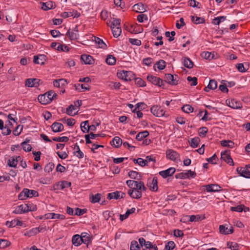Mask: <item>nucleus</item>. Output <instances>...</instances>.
Instances as JSON below:
<instances>
[{
  "instance_id": "1",
  "label": "nucleus",
  "mask_w": 250,
  "mask_h": 250,
  "mask_svg": "<svg viewBox=\"0 0 250 250\" xmlns=\"http://www.w3.org/2000/svg\"><path fill=\"white\" fill-rule=\"evenodd\" d=\"M57 96V94L53 90H50L44 94L38 96V100L42 104L50 103Z\"/></svg>"
},
{
  "instance_id": "2",
  "label": "nucleus",
  "mask_w": 250,
  "mask_h": 250,
  "mask_svg": "<svg viewBox=\"0 0 250 250\" xmlns=\"http://www.w3.org/2000/svg\"><path fill=\"white\" fill-rule=\"evenodd\" d=\"M221 158L229 165H234L233 161L230 156L229 151L226 150L222 152Z\"/></svg>"
},
{
  "instance_id": "3",
  "label": "nucleus",
  "mask_w": 250,
  "mask_h": 250,
  "mask_svg": "<svg viewBox=\"0 0 250 250\" xmlns=\"http://www.w3.org/2000/svg\"><path fill=\"white\" fill-rule=\"evenodd\" d=\"M151 112L156 117H163L165 115V112L163 109L158 105H154L150 109Z\"/></svg>"
},
{
  "instance_id": "4",
  "label": "nucleus",
  "mask_w": 250,
  "mask_h": 250,
  "mask_svg": "<svg viewBox=\"0 0 250 250\" xmlns=\"http://www.w3.org/2000/svg\"><path fill=\"white\" fill-rule=\"evenodd\" d=\"M119 78L125 80V81H130L132 80V73L130 71H122L117 73Z\"/></svg>"
},
{
  "instance_id": "5",
  "label": "nucleus",
  "mask_w": 250,
  "mask_h": 250,
  "mask_svg": "<svg viewBox=\"0 0 250 250\" xmlns=\"http://www.w3.org/2000/svg\"><path fill=\"white\" fill-rule=\"evenodd\" d=\"M166 157L171 161H175L179 157V154L175 150L168 149L166 151Z\"/></svg>"
},
{
  "instance_id": "6",
  "label": "nucleus",
  "mask_w": 250,
  "mask_h": 250,
  "mask_svg": "<svg viewBox=\"0 0 250 250\" xmlns=\"http://www.w3.org/2000/svg\"><path fill=\"white\" fill-rule=\"evenodd\" d=\"M62 123L55 122L52 125H62V124L67 125H74L76 123L75 120L73 118L65 117L62 120Z\"/></svg>"
},
{
  "instance_id": "7",
  "label": "nucleus",
  "mask_w": 250,
  "mask_h": 250,
  "mask_svg": "<svg viewBox=\"0 0 250 250\" xmlns=\"http://www.w3.org/2000/svg\"><path fill=\"white\" fill-rule=\"evenodd\" d=\"M128 194L131 198L135 199H139L142 197V192L134 188L130 189L128 191Z\"/></svg>"
},
{
  "instance_id": "8",
  "label": "nucleus",
  "mask_w": 250,
  "mask_h": 250,
  "mask_svg": "<svg viewBox=\"0 0 250 250\" xmlns=\"http://www.w3.org/2000/svg\"><path fill=\"white\" fill-rule=\"evenodd\" d=\"M236 171L241 176L250 178V171L246 167H238Z\"/></svg>"
},
{
  "instance_id": "9",
  "label": "nucleus",
  "mask_w": 250,
  "mask_h": 250,
  "mask_svg": "<svg viewBox=\"0 0 250 250\" xmlns=\"http://www.w3.org/2000/svg\"><path fill=\"white\" fill-rule=\"evenodd\" d=\"M79 31L78 26H76L75 28L70 30H68L66 35H68L71 40H76L79 38Z\"/></svg>"
},
{
  "instance_id": "10",
  "label": "nucleus",
  "mask_w": 250,
  "mask_h": 250,
  "mask_svg": "<svg viewBox=\"0 0 250 250\" xmlns=\"http://www.w3.org/2000/svg\"><path fill=\"white\" fill-rule=\"evenodd\" d=\"M147 79L152 83L161 86L163 83V81L160 78L153 76L152 75H149L147 77Z\"/></svg>"
},
{
  "instance_id": "11",
  "label": "nucleus",
  "mask_w": 250,
  "mask_h": 250,
  "mask_svg": "<svg viewBox=\"0 0 250 250\" xmlns=\"http://www.w3.org/2000/svg\"><path fill=\"white\" fill-rule=\"evenodd\" d=\"M28 205H21L16 208L13 212L15 214H22L28 212Z\"/></svg>"
},
{
  "instance_id": "12",
  "label": "nucleus",
  "mask_w": 250,
  "mask_h": 250,
  "mask_svg": "<svg viewBox=\"0 0 250 250\" xmlns=\"http://www.w3.org/2000/svg\"><path fill=\"white\" fill-rule=\"evenodd\" d=\"M207 192H218L221 190V187L217 184H210L205 186Z\"/></svg>"
},
{
  "instance_id": "13",
  "label": "nucleus",
  "mask_w": 250,
  "mask_h": 250,
  "mask_svg": "<svg viewBox=\"0 0 250 250\" xmlns=\"http://www.w3.org/2000/svg\"><path fill=\"white\" fill-rule=\"evenodd\" d=\"M177 76H175L170 74H167L165 75V81L169 84L172 85H176L178 81L176 80Z\"/></svg>"
},
{
  "instance_id": "14",
  "label": "nucleus",
  "mask_w": 250,
  "mask_h": 250,
  "mask_svg": "<svg viewBox=\"0 0 250 250\" xmlns=\"http://www.w3.org/2000/svg\"><path fill=\"white\" fill-rule=\"evenodd\" d=\"M175 172V168L174 167H170L165 170L159 172V174L163 178H166L168 176L173 175Z\"/></svg>"
},
{
  "instance_id": "15",
  "label": "nucleus",
  "mask_w": 250,
  "mask_h": 250,
  "mask_svg": "<svg viewBox=\"0 0 250 250\" xmlns=\"http://www.w3.org/2000/svg\"><path fill=\"white\" fill-rule=\"evenodd\" d=\"M40 80L38 79H28L25 81V85L28 87H37L39 85Z\"/></svg>"
},
{
  "instance_id": "16",
  "label": "nucleus",
  "mask_w": 250,
  "mask_h": 250,
  "mask_svg": "<svg viewBox=\"0 0 250 250\" xmlns=\"http://www.w3.org/2000/svg\"><path fill=\"white\" fill-rule=\"evenodd\" d=\"M45 219H60L61 220H63L65 219V216L63 214L55 213L53 212L48 213L44 215V216Z\"/></svg>"
},
{
  "instance_id": "17",
  "label": "nucleus",
  "mask_w": 250,
  "mask_h": 250,
  "mask_svg": "<svg viewBox=\"0 0 250 250\" xmlns=\"http://www.w3.org/2000/svg\"><path fill=\"white\" fill-rule=\"evenodd\" d=\"M46 61V56L44 55L34 56L33 62L36 64H44Z\"/></svg>"
},
{
  "instance_id": "18",
  "label": "nucleus",
  "mask_w": 250,
  "mask_h": 250,
  "mask_svg": "<svg viewBox=\"0 0 250 250\" xmlns=\"http://www.w3.org/2000/svg\"><path fill=\"white\" fill-rule=\"evenodd\" d=\"M6 225L9 228H13L17 226H23V223L18 219H13L11 221H7Z\"/></svg>"
},
{
  "instance_id": "19",
  "label": "nucleus",
  "mask_w": 250,
  "mask_h": 250,
  "mask_svg": "<svg viewBox=\"0 0 250 250\" xmlns=\"http://www.w3.org/2000/svg\"><path fill=\"white\" fill-rule=\"evenodd\" d=\"M220 232L221 234L227 235L231 234L233 232V229L232 227H230L229 229L226 227V225H220L219 226Z\"/></svg>"
},
{
  "instance_id": "20",
  "label": "nucleus",
  "mask_w": 250,
  "mask_h": 250,
  "mask_svg": "<svg viewBox=\"0 0 250 250\" xmlns=\"http://www.w3.org/2000/svg\"><path fill=\"white\" fill-rule=\"evenodd\" d=\"M147 185L150 190L153 191H156L158 188L157 178L156 177H153L151 182H150Z\"/></svg>"
},
{
  "instance_id": "21",
  "label": "nucleus",
  "mask_w": 250,
  "mask_h": 250,
  "mask_svg": "<svg viewBox=\"0 0 250 250\" xmlns=\"http://www.w3.org/2000/svg\"><path fill=\"white\" fill-rule=\"evenodd\" d=\"M55 7V3L52 1L42 2V9L43 10H48L49 9H54Z\"/></svg>"
},
{
  "instance_id": "22",
  "label": "nucleus",
  "mask_w": 250,
  "mask_h": 250,
  "mask_svg": "<svg viewBox=\"0 0 250 250\" xmlns=\"http://www.w3.org/2000/svg\"><path fill=\"white\" fill-rule=\"evenodd\" d=\"M18 159H21L20 156H12L8 161V165L10 167H16L18 164Z\"/></svg>"
},
{
  "instance_id": "23",
  "label": "nucleus",
  "mask_w": 250,
  "mask_h": 250,
  "mask_svg": "<svg viewBox=\"0 0 250 250\" xmlns=\"http://www.w3.org/2000/svg\"><path fill=\"white\" fill-rule=\"evenodd\" d=\"M71 186V183L70 182H68L67 181H62L58 183L56 186L57 188H56L57 189H63L65 188H68Z\"/></svg>"
},
{
  "instance_id": "24",
  "label": "nucleus",
  "mask_w": 250,
  "mask_h": 250,
  "mask_svg": "<svg viewBox=\"0 0 250 250\" xmlns=\"http://www.w3.org/2000/svg\"><path fill=\"white\" fill-rule=\"evenodd\" d=\"M1 115H2V113L1 112ZM3 118L6 120L5 122L8 121L9 122V125H12L13 123L12 121H13L14 123H17V118L14 117V115L9 114L8 115L3 114Z\"/></svg>"
},
{
  "instance_id": "25",
  "label": "nucleus",
  "mask_w": 250,
  "mask_h": 250,
  "mask_svg": "<svg viewBox=\"0 0 250 250\" xmlns=\"http://www.w3.org/2000/svg\"><path fill=\"white\" fill-rule=\"evenodd\" d=\"M80 236L81 242L88 246L91 241L89 234L87 232H82Z\"/></svg>"
},
{
  "instance_id": "26",
  "label": "nucleus",
  "mask_w": 250,
  "mask_h": 250,
  "mask_svg": "<svg viewBox=\"0 0 250 250\" xmlns=\"http://www.w3.org/2000/svg\"><path fill=\"white\" fill-rule=\"evenodd\" d=\"M122 139L118 136L114 137L112 140L110 142V145L115 148H118L121 146L122 144Z\"/></svg>"
},
{
  "instance_id": "27",
  "label": "nucleus",
  "mask_w": 250,
  "mask_h": 250,
  "mask_svg": "<svg viewBox=\"0 0 250 250\" xmlns=\"http://www.w3.org/2000/svg\"><path fill=\"white\" fill-rule=\"evenodd\" d=\"M92 41H94L95 43L98 45L99 47L102 49H106L107 45L106 44L103 42L102 40L100 39L98 37L93 36L92 37Z\"/></svg>"
},
{
  "instance_id": "28",
  "label": "nucleus",
  "mask_w": 250,
  "mask_h": 250,
  "mask_svg": "<svg viewBox=\"0 0 250 250\" xmlns=\"http://www.w3.org/2000/svg\"><path fill=\"white\" fill-rule=\"evenodd\" d=\"M82 60L85 64H91L94 63V59L92 57L88 55L83 54L81 56Z\"/></svg>"
},
{
  "instance_id": "29",
  "label": "nucleus",
  "mask_w": 250,
  "mask_h": 250,
  "mask_svg": "<svg viewBox=\"0 0 250 250\" xmlns=\"http://www.w3.org/2000/svg\"><path fill=\"white\" fill-rule=\"evenodd\" d=\"M67 84V81L65 79H61L55 80L53 82L54 86L57 87H62Z\"/></svg>"
},
{
  "instance_id": "30",
  "label": "nucleus",
  "mask_w": 250,
  "mask_h": 250,
  "mask_svg": "<svg viewBox=\"0 0 250 250\" xmlns=\"http://www.w3.org/2000/svg\"><path fill=\"white\" fill-rule=\"evenodd\" d=\"M135 187L133 188H134L138 190L139 191H146L147 189L145 187L144 183L142 181H137L135 184Z\"/></svg>"
},
{
  "instance_id": "31",
  "label": "nucleus",
  "mask_w": 250,
  "mask_h": 250,
  "mask_svg": "<svg viewBox=\"0 0 250 250\" xmlns=\"http://www.w3.org/2000/svg\"><path fill=\"white\" fill-rule=\"evenodd\" d=\"M133 8V10L137 13H143L146 10L144 4L141 2L135 4Z\"/></svg>"
},
{
  "instance_id": "32",
  "label": "nucleus",
  "mask_w": 250,
  "mask_h": 250,
  "mask_svg": "<svg viewBox=\"0 0 250 250\" xmlns=\"http://www.w3.org/2000/svg\"><path fill=\"white\" fill-rule=\"evenodd\" d=\"M136 210L135 208H132L130 209H128L126 211L125 213L124 214H120V219L121 221H123V220L126 219L130 214L134 213Z\"/></svg>"
},
{
  "instance_id": "33",
  "label": "nucleus",
  "mask_w": 250,
  "mask_h": 250,
  "mask_svg": "<svg viewBox=\"0 0 250 250\" xmlns=\"http://www.w3.org/2000/svg\"><path fill=\"white\" fill-rule=\"evenodd\" d=\"M217 87V83L215 80H211L207 87L204 88L205 91L208 92L209 89H215Z\"/></svg>"
},
{
  "instance_id": "34",
  "label": "nucleus",
  "mask_w": 250,
  "mask_h": 250,
  "mask_svg": "<svg viewBox=\"0 0 250 250\" xmlns=\"http://www.w3.org/2000/svg\"><path fill=\"white\" fill-rule=\"evenodd\" d=\"M72 242L73 245L75 246H79L82 243L81 242V238L80 235L76 234L72 237Z\"/></svg>"
},
{
  "instance_id": "35",
  "label": "nucleus",
  "mask_w": 250,
  "mask_h": 250,
  "mask_svg": "<svg viewBox=\"0 0 250 250\" xmlns=\"http://www.w3.org/2000/svg\"><path fill=\"white\" fill-rule=\"evenodd\" d=\"M128 176L133 179L140 180L141 179V174L134 170L129 171Z\"/></svg>"
},
{
  "instance_id": "36",
  "label": "nucleus",
  "mask_w": 250,
  "mask_h": 250,
  "mask_svg": "<svg viewBox=\"0 0 250 250\" xmlns=\"http://www.w3.org/2000/svg\"><path fill=\"white\" fill-rule=\"evenodd\" d=\"M75 89L79 91H81V89H83V91L90 89V86L87 84L77 83L75 84Z\"/></svg>"
},
{
  "instance_id": "37",
  "label": "nucleus",
  "mask_w": 250,
  "mask_h": 250,
  "mask_svg": "<svg viewBox=\"0 0 250 250\" xmlns=\"http://www.w3.org/2000/svg\"><path fill=\"white\" fill-rule=\"evenodd\" d=\"M29 189L27 188H24L23 190L19 194L18 196V198L19 200H25L26 198H28L29 195L28 193H29Z\"/></svg>"
},
{
  "instance_id": "38",
  "label": "nucleus",
  "mask_w": 250,
  "mask_h": 250,
  "mask_svg": "<svg viewBox=\"0 0 250 250\" xmlns=\"http://www.w3.org/2000/svg\"><path fill=\"white\" fill-rule=\"evenodd\" d=\"M111 28L112 34L115 38L118 37L122 33L121 26L112 27Z\"/></svg>"
},
{
  "instance_id": "39",
  "label": "nucleus",
  "mask_w": 250,
  "mask_h": 250,
  "mask_svg": "<svg viewBox=\"0 0 250 250\" xmlns=\"http://www.w3.org/2000/svg\"><path fill=\"white\" fill-rule=\"evenodd\" d=\"M220 143L222 146L229 148H233L234 145L233 142L231 140H223L221 141Z\"/></svg>"
},
{
  "instance_id": "40",
  "label": "nucleus",
  "mask_w": 250,
  "mask_h": 250,
  "mask_svg": "<svg viewBox=\"0 0 250 250\" xmlns=\"http://www.w3.org/2000/svg\"><path fill=\"white\" fill-rule=\"evenodd\" d=\"M166 66V62L165 61L161 60L157 62L154 66V68L155 69L156 67L159 70H163Z\"/></svg>"
},
{
  "instance_id": "41",
  "label": "nucleus",
  "mask_w": 250,
  "mask_h": 250,
  "mask_svg": "<svg viewBox=\"0 0 250 250\" xmlns=\"http://www.w3.org/2000/svg\"><path fill=\"white\" fill-rule=\"evenodd\" d=\"M200 139L199 137H196L191 139L189 142L190 146L193 148L198 147Z\"/></svg>"
},
{
  "instance_id": "42",
  "label": "nucleus",
  "mask_w": 250,
  "mask_h": 250,
  "mask_svg": "<svg viewBox=\"0 0 250 250\" xmlns=\"http://www.w3.org/2000/svg\"><path fill=\"white\" fill-rule=\"evenodd\" d=\"M191 19L192 21L196 24L204 23L205 22V20L203 18L191 16Z\"/></svg>"
},
{
  "instance_id": "43",
  "label": "nucleus",
  "mask_w": 250,
  "mask_h": 250,
  "mask_svg": "<svg viewBox=\"0 0 250 250\" xmlns=\"http://www.w3.org/2000/svg\"><path fill=\"white\" fill-rule=\"evenodd\" d=\"M149 135V133L147 131H144L143 132H139L136 137V139L138 141H141L146 137Z\"/></svg>"
},
{
  "instance_id": "44",
  "label": "nucleus",
  "mask_w": 250,
  "mask_h": 250,
  "mask_svg": "<svg viewBox=\"0 0 250 250\" xmlns=\"http://www.w3.org/2000/svg\"><path fill=\"white\" fill-rule=\"evenodd\" d=\"M77 108L73 105H70L66 108V113L68 115L73 116L77 112Z\"/></svg>"
},
{
  "instance_id": "45",
  "label": "nucleus",
  "mask_w": 250,
  "mask_h": 250,
  "mask_svg": "<svg viewBox=\"0 0 250 250\" xmlns=\"http://www.w3.org/2000/svg\"><path fill=\"white\" fill-rule=\"evenodd\" d=\"M105 62L108 64L112 65L115 64L116 60L113 56L108 55L107 56Z\"/></svg>"
},
{
  "instance_id": "46",
  "label": "nucleus",
  "mask_w": 250,
  "mask_h": 250,
  "mask_svg": "<svg viewBox=\"0 0 250 250\" xmlns=\"http://www.w3.org/2000/svg\"><path fill=\"white\" fill-rule=\"evenodd\" d=\"M101 194L97 193L95 195H92L90 197V201L92 203H98L101 199Z\"/></svg>"
},
{
  "instance_id": "47",
  "label": "nucleus",
  "mask_w": 250,
  "mask_h": 250,
  "mask_svg": "<svg viewBox=\"0 0 250 250\" xmlns=\"http://www.w3.org/2000/svg\"><path fill=\"white\" fill-rule=\"evenodd\" d=\"M29 142V140H27L21 143V146H22L23 149L26 152H29L31 150L32 147L30 145L28 144V143Z\"/></svg>"
},
{
  "instance_id": "48",
  "label": "nucleus",
  "mask_w": 250,
  "mask_h": 250,
  "mask_svg": "<svg viewBox=\"0 0 250 250\" xmlns=\"http://www.w3.org/2000/svg\"><path fill=\"white\" fill-rule=\"evenodd\" d=\"M183 64L185 67L189 69L192 68L193 66V62L188 58H184L183 61Z\"/></svg>"
},
{
  "instance_id": "49",
  "label": "nucleus",
  "mask_w": 250,
  "mask_h": 250,
  "mask_svg": "<svg viewBox=\"0 0 250 250\" xmlns=\"http://www.w3.org/2000/svg\"><path fill=\"white\" fill-rule=\"evenodd\" d=\"M120 193H119V191H116L114 192H111L108 194L107 198L108 200H111L112 199H118L120 198Z\"/></svg>"
},
{
  "instance_id": "50",
  "label": "nucleus",
  "mask_w": 250,
  "mask_h": 250,
  "mask_svg": "<svg viewBox=\"0 0 250 250\" xmlns=\"http://www.w3.org/2000/svg\"><path fill=\"white\" fill-rule=\"evenodd\" d=\"M175 177L176 179H187L189 178V175H188V170H187L185 172L176 174Z\"/></svg>"
},
{
  "instance_id": "51",
  "label": "nucleus",
  "mask_w": 250,
  "mask_h": 250,
  "mask_svg": "<svg viewBox=\"0 0 250 250\" xmlns=\"http://www.w3.org/2000/svg\"><path fill=\"white\" fill-rule=\"evenodd\" d=\"M182 109L186 113H190L193 111L194 108L189 104H185L182 107Z\"/></svg>"
},
{
  "instance_id": "52",
  "label": "nucleus",
  "mask_w": 250,
  "mask_h": 250,
  "mask_svg": "<svg viewBox=\"0 0 250 250\" xmlns=\"http://www.w3.org/2000/svg\"><path fill=\"white\" fill-rule=\"evenodd\" d=\"M245 206L243 205H238L236 207H232L230 208V210L232 211L242 212L243 210L246 211L244 209Z\"/></svg>"
},
{
  "instance_id": "53",
  "label": "nucleus",
  "mask_w": 250,
  "mask_h": 250,
  "mask_svg": "<svg viewBox=\"0 0 250 250\" xmlns=\"http://www.w3.org/2000/svg\"><path fill=\"white\" fill-rule=\"evenodd\" d=\"M228 247L231 250H239L240 246L236 242H228L227 244Z\"/></svg>"
},
{
  "instance_id": "54",
  "label": "nucleus",
  "mask_w": 250,
  "mask_h": 250,
  "mask_svg": "<svg viewBox=\"0 0 250 250\" xmlns=\"http://www.w3.org/2000/svg\"><path fill=\"white\" fill-rule=\"evenodd\" d=\"M226 17L225 16H220L214 18L213 20L212 23L215 25H219L222 21L226 20Z\"/></svg>"
},
{
  "instance_id": "55",
  "label": "nucleus",
  "mask_w": 250,
  "mask_h": 250,
  "mask_svg": "<svg viewBox=\"0 0 250 250\" xmlns=\"http://www.w3.org/2000/svg\"><path fill=\"white\" fill-rule=\"evenodd\" d=\"M208 131V129L206 127L203 126L199 129V135L201 137H204L206 136Z\"/></svg>"
},
{
  "instance_id": "56",
  "label": "nucleus",
  "mask_w": 250,
  "mask_h": 250,
  "mask_svg": "<svg viewBox=\"0 0 250 250\" xmlns=\"http://www.w3.org/2000/svg\"><path fill=\"white\" fill-rule=\"evenodd\" d=\"M54 168V164L53 163H49L47 164L44 168L45 172L49 173L52 171Z\"/></svg>"
},
{
  "instance_id": "57",
  "label": "nucleus",
  "mask_w": 250,
  "mask_h": 250,
  "mask_svg": "<svg viewBox=\"0 0 250 250\" xmlns=\"http://www.w3.org/2000/svg\"><path fill=\"white\" fill-rule=\"evenodd\" d=\"M187 217L189 218L190 222H197L201 220V216L200 215H192L190 216H187Z\"/></svg>"
},
{
  "instance_id": "58",
  "label": "nucleus",
  "mask_w": 250,
  "mask_h": 250,
  "mask_svg": "<svg viewBox=\"0 0 250 250\" xmlns=\"http://www.w3.org/2000/svg\"><path fill=\"white\" fill-rule=\"evenodd\" d=\"M52 139L54 141L59 142H67L69 140L68 138L66 136L54 137Z\"/></svg>"
},
{
  "instance_id": "59",
  "label": "nucleus",
  "mask_w": 250,
  "mask_h": 250,
  "mask_svg": "<svg viewBox=\"0 0 250 250\" xmlns=\"http://www.w3.org/2000/svg\"><path fill=\"white\" fill-rule=\"evenodd\" d=\"M130 250H140V247L136 241H133L131 243Z\"/></svg>"
},
{
  "instance_id": "60",
  "label": "nucleus",
  "mask_w": 250,
  "mask_h": 250,
  "mask_svg": "<svg viewBox=\"0 0 250 250\" xmlns=\"http://www.w3.org/2000/svg\"><path fill=\"white\" fill-rule=\"evenodd\" d=\"M11 245V242L6 239H1V249H4Z\"/></svg>"
},
{
  "instance_id": "61",
  "label": "nucleus",
  "mask_w": 250,
  "mask_h": 250,
  "mask_svg": "<svg viewBox=\"0 0 250 250\" xmlns=\"http://www.w3.org/2000/svg\"><path fill=\"white\" fill-rule=\"evenodd\" d=\"M1 130L2 131V134L5 135L9 134L11 130L8 126H1Z\"/></svg>"
},
{
  "instance_id": "62",
  "label": "nucleus",
  "mask_w": 250,
  "mask_h": 250,
  "mask_svg": "<svg viewBox=\"0 0 250 250\" xmlns=\"http://www.w3.org/2000/svg\"><path fill=\"white\" fill-rule=\"evenodd\" d=\"M188 5L193 7L200 8V3L196 0H190L188 1Z\"/></svg>"
},
{
  "instance_id": "63",
  "label": "nucleus",
  "mask_w": 250,
  "mask_h": 250,
  "mask_svg": "<svg viewBox=\"0 0 250 250\" xmlns=\"http://www.w3.org/2000/svg\"><path fill=\"white\" fill-rule=\"evenodd\" d=\"M202 56L206 59L211 60L213 58V55L209 52H204L202 54Z\"/></svg>"
},
{
  "instance_id": "64",
  "label": "nucleus",
  "mask_w": 250,
  "mask_h": 250,
  "mask_svg": "<svg viewBox=\"0 0 250 250\" xmlns=\"http://www.w3.org/2000/svg\"><path fill=\"white\" fill-rule=\"evenodd\" d=\"M175 247V244L173 241H169L166 245L165 249L167 250H173Z\"/></svg>"
}]
</instances>
